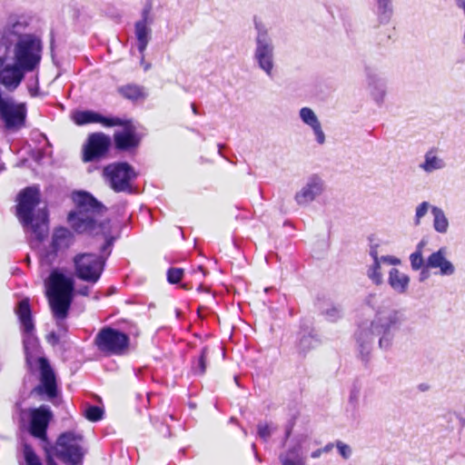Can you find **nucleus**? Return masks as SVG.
<instances>
[{"mask_svg":"<svg viewBox=\"0 0 465 465\" xmlns=\"http://www.w3.org/2000/svg\"><path fill=\"white\" fill-rule=\"evenodd\" d=\"M75 210L69 213L67 220L71 227L78 233L91 235L103 234L105 238L101 252L107 255L93 252L76 254L74 259V274L84 282L96 283L104 270L107 256L111 253L114 237L109 236V221H99L107 208L90 193L75 192L73 194Z\"/></svg>","mask_w":465,"mask_h":465,"instance_id":"1","label":"nucleus"},{"mask_svg":"<svg viewBox=\"0 0 465 465\" xmlns=\"http://www.w3.org/2000/svg\"><path fill=\"white\" fill-rule=\"evenodd\" d=\"M28 22L24 16L11 15L5 27L0 31V64L13 54V59L18 66L27 72L38 68L43 45L41 39L27 33Z\"/></svg>","mask_w":465,"mask_h":465,"instance_id":"2","label":"nucleus"},{"mask_svg":"<svg viewBox=\"0 0 465 465\" xmlns=\"http://www.w3.org/2000/svg\"><path fill=\"white\" fill-rule=\"evenodd\" d=\"M406 321L407 317L402 310L385 304L379 306L372 321L369 324H361L355 333L362 361H368L375 339H378L381 350L388 351L392 346L397 331Z\"/></svg>","mask_w":465,"mask_h":465,"instance_id":"3","label":"nucleus"},{"mask_svg":"<svg viewBox=\"0 0 465 465\" xmlns=\"http://www.w3.org/2000/svg\"><path fill=\"white\" fill-rule=\"evenodd\" d=\"M16 216L25 231H31L35 239L42 242L48 233V213L43 208L35 209L40 203L37 187L29 186L17 196Z\"/></svg>","mask_w":465,"mask_h":465,"instance_id":"4","label":"nucleus"},{"mask_svg":"<svg viewBox=\"0 0 465 465\" xmlns=\"http://www.w3.org/2000/svg\"><path fill=\"white\" fill-rule=\"evenodd\" d=\"M45 294L57 325L67 318L74 299V282L59 270L51 272L45 282Z\"/></svg>","mask_w":465,"mask_h":465,"instance_id":"5","label":"nucleus"},{"mask_svg":"<svg viewBox=\"0 0 465 465\" xmlns=\"http://www.w3.org/2000/svg\"><path fill=\"white\" fill-rule=\"evenodd\" d=\"M254 38L253 61L268 77L272 78L275 67L274 44L267 26L257 19H254Z\"/></svg>","mask_w":465,"mask_h":465,"instance_id":"6","label":"nucleus"},{"mask_svg":"<svg viewBox=\"0 0 465 465\" xmlns=\"http://www.w3.org/2000/svg\"><path fill=\"white\" fill-rule=\"evenodd\" d=\"M83 436L74 431L62 433L56 440L55 455L66 465H79L84 457Z\"/></svg>","mask_w":465,"mask_h":465,"instance_id":"7","label":"nucleus"},{"mask_svg":"<svg viewBox=\"0 0 465 465\" xmlns=\"http://www.w3.org/2000/svg\"><path fill=\"white\" fill-rule=\"evenodd\" d=\"M94 344L105 355H123L129 348L130 338L126 333L107 326L98 331Z\"/></svg>","mask_w":465,"mask_h":465,"instance_id":"8","label":"nucleus"},{"mask_svg":"<svg viewBox=\"0 0 465 465\" xmlns=\"http://www.w3.org/2000/svg\"><path fill=\"white\" fill-rule=\"evenodd\" d=\"M104 175L111 188L116 192H130V182L136 178L134 168L126 162L114 163L104 168Z\"/></svg>","mask_w":465,"mask_h":465,"instance_id":"9","label":"nucleus"},{"mask_svg":"<svg viewBox=\"0 0 465 465\" xmlns=\"http://www.w3.org/2000/svg\"><path fill=\"white\" fill-rule=\"evenodd\" d=\"M40 371V383L32 391V393L46 395L48 399L57 396L56 377L49 361L45 357L38 359Z\"/></svg>","mask_w":465,"mask_h":465,"instance_id":"10","label":"nucleus"},{"mask_svg":"<svg viewBox=\"0 0 465 465\" xmlns=\"http://www.w3.org/2000/svg\"><path fill=\"white\" fill-rule=\"evenodd\" d=\"M74 240V235L70 230L61 227L54 231L52 242L48 249L44 250L40 254L43 263L50 265L54 262L60 250L68 248Z\"/></svg>","mask_w":465,"mask_h":465,"instance_id":"11","label":"nucleus"},{"mask_svg":"<svg viewBox=\"0 0 465 465\" xmlns=\"http://www.w3.org/2000/svg\"><path fill=\"white\" fill-rule=\"evenodd\" d=\"M325 191V183L318 174H312L295 193L294 200L300 206H306L321 196Z\"/></svg>","mask_w":465,"mask_h":465,"instance_id":"12","label":"nucleus"},{"mask_svg":"<svg viewBox=\"0 0 465 465\" xmlns=\"http://www.w3.org/2000/svg\"><path fill=\"white\" fill-rule=\"evenodd\" d=\"M111 145V138L104 133H94L88 136L84 146V162H93L104 156Z\"/></svg>","mask_w":465,"mask_h":465,"instance_id":"13","label":"nucleus"},{"mask_svg":"<svg viewBox=\"0 0 465 465\" xmlns=\"http://www.w3.org/2000/svg\"><path fill=\"white\" fill-rule=\"evenodd\" d=\"M53 418L50 408L42 405L39 408L33 409L30 411V433L40 440H46L48 424Z\"/></svg>","mask_w":465,"mask_h":465,"instance_id":"14","label":"nucleus"},{"mask_svg":"<svg viewBox=\"0 0 465 465\" xmlns=\"http://www.w3.org/2000/svg\"><path fill=\"white\" fill-rule=\"evenodd\" d=\"M367 87L373 101L379 106L384 102L387 94V81L371 66H365Z\"/></svg>","mask_w":465,"mask_h":465,"instance_id":"15","label":"nucleus"},{"mask_svg":"<svg viewBox=\"0 0 465 465\" xmlns=\"http://www.w3.org/2000/svg\"><path fill=\"white\" fill-rule=\"evenodd\" d=\"M73 120L77 125H84L93 123L102 124L104 126L112 127L114 125H124V122L119 117H107L101 114L91 111H77L73 115Z\"/></svg>","mask_w":465,"mask_h":465,"instance_id":"16","label":"nucleus"},{"mask_svg":"<svg viewBox=\"0 0 465 465\" xmlns=\"http://www.w3.org/2000/svg\"><path fill=\"white\" fill-rule=\"evenodd\" d=\"M0 65V84H3L9 91L15 90L25 78V74L28 73L15 62L13 64L4 65L3 63Z\"/></svg>","mask_w":465,"mask_h":465,"instance_id":"17","label":"nucleus"},{"mask_svg":"<svg viewBox=\"0 0 465 465\" xmlns=\"http://www.w3.org/2000/svg\"><path fill=\"white\" fill-rule=\"evenodd\" d=\"M447 250L445 247L440 248L432 252L426 260V269H440V275L450 276L455 272L453 263L446 258Z\"/></svg>","mask_w":465,"mask_h":465,"instance_id":"18","label":"nucleus"},{"mask_svg":"<svg viewBox=\"0 0 465 465\" xmlns=\"http://www.w3.org/2000/svg\"><path fill=\"white\" fill-rule=\"evenodd\" d=\"M124 129L123 131L115 132L114 134V140L115 147L118 150L127 151L138 146L140 139L135 134L134 128L131 125L129 121L124 120Z\"/></svg>","mask_w":465,"mask_h":465,"instance_id":"19","label":"nucleus"},{"mask_svg":"<svg viewBox=\"0 0 465 465\" xmlns=\"http://www.w3.org/2000/svg\"><path fill=\"white\" fill-rule=\"evenodd\" d=\"M299 116L304 124L311 127L313 134L315 135L316 142L319 144H323L326 140L325 134L322 131L321 122L313 110L310 107H302L300 109Z\"/></svg>","mask_w":465,"mask_h":465,"instance_id":"20","label":"nucleus"},{"mask_svg":"<svg viewBox=\"0 0 465 465\" xmlns=\"http://www.w3.org/2000/svg\"><path fill=\"white\" fill-rule=\"evenodd\" d=\"M134 34L137 40V48L142 54L141 63L144 62V51L152 37L151 24L136 22L134 24Z\"/></svg>","mask_w":465,"mask_h":465,"instance_id":"21","label":"nucleus"},{"mask_svg":"<svg viewBox=\"0 0 465 465\" xmlns=\"http://www.w3.org/2000/svg\"><path fill=\"white\" fill-rule=\"evenodd\" d=\"M282 465H306V457L301 443L290 447L279 455Z\"/></svg>","mask_w":465,"mask_h":465,"instance_id":"22","label":"nucleus"},{"mask_svg":"<svg viewBox=\"0 0 465 465\" xmlns=\"http://www.w3.org/2000/svg\"><path fill=\"white\" fill-rule=\"evenodd\" d=\"M16 314L20 321L25 333L30 335L35 330V324L32 318V312L28 300L19 302L16 308Z\"/></svg>","mask_w":465,"mask_h":465,"instance_id":"23","label":"nucleus"},{"mask_svg":"<svg viewBox=\"0 0 465 465\" xmlns=\"http://www.w3.org/2000/svg\"><path fill=\"white\" fill-rule=\"evenodd\" d=\"M388 282L396 292L404 293L408 290L410 277L398 269L392 268L389 272Z\"/></svg>","mask_w":465,"mask_h":465,"instance_id":"24","label":"nucleus"},{"mask_svg":"<svg viewBox=\"0 0 465 465\" xmlns=\"http://www.w3.org/2000/svg\"><path fill=\"white\" fill-rule=\"evenodd\" d=\"M378 21L381 25L388 24L393 15V0H375Z\"/></svg>","mask_w":465,"mask_h":465,"instance_id":"25","label":"nucleus"},{"mask_svg":"<svg viewBox=\"0 0 465 465\" xmlns=\"http://www.w3.org/2000/svg\"><path fill=\"white\" fill-rule=\"evenodd\" d=\"M431 214L433 216V229L439 233H447L450 223L444 211L438 206H432Z\"/></svg>","mask_w":465,"mask_h":465,"instance_id":"26","label":"nucleus"},{"mask_svg":"<svg viewBox=\"0 0 465 465\" xmlns=\"http://www.w3.org/2000/svg\"><path fill=\"white\" fill-rule=\"evenodd\" d=\"M445 166L446 163L443 159L437 156L431 151L426 153L424 162L420 164V168L428 173L443 169Z\"/></svg>","mask_w":465,"mask_h":465,"instance_id":"27","label":"nucleus"},{"mask_svg":"<svg viewBox=\"0 0 465 465\" xmlns=\"http://www.w3.org/2000/svg\"><path fill=\"white\" fill-rule=\"evenodd\" d=\"M118 92L122 96L132 101L144 99L147 96L144 87L134 84L118 87Z\"/></svg>","mask_w":465,"mask_h":465,"instance_id":"28","label":"nucleus"},{"mask_svg":"<svg viewBox=\"0 0 465 465\" xmlns=\"http://www.w3.org/2000/svg\"><path fill=\"white\" fill-rule=\"evenodd\" d=\"M24 458L26 465H43L38 456L35 452L34 449L29 444H24L23 447ZM46 465H58L54 458L50 455H46Z\"/></svg>","mask_w":465,"mask_h":465,"instance_id":"29","label":"nucleus"},{"mask_svg":"<svg viewBox=\"0 0 465 465\" xmlns=\"http://www.w3.org/2000/svg\"><path fill=\"white\" fill-rule=\"evenodd\" d=\"M319 343V341L312 332H304L301 335L298 343L299 354L305 356L312 349L315 348Z\"/></svg>","mask_w":465,"mask_h":465,"instance_id":"30","label":"nucleus"},{"mask_svg":"<svg viewBox=\"0 0 465 465\" xmlns=\"http://www.w3.org/2000/svg\"><path fill=\"white\" fill-rule=\"evenodd\" d=\"M322 314L329 322H336L342 316V309L340 305L330 304L321 310Z\"/></svg>","mask_w":465,"mask_h":465,"instance_id":"31","label":"nucleus"},{"mask_svg":"<svg viewBox=\"0 0 465 465\" xmlns=\"http://www.w3.org/2000/svg\"><path fill=\"white\" fill-rule=\"evenodd\" d=\"M209 355L208 347L203 348L201 354L195 365L193 366V371L195 374L203 375L206 371V362Z\"/></svg>","mask_w":465,"mask_h":465,"instance_id":"32","label":"nucleus"},{"mask_svg":"<svg viewBox=\"0 0 465 465\" xmlns=\"http://www.w3.org/2000/svg\"><path fill=\"white\" fill-rule=\"evenodd\" d=\"M381 262L382 261L373 262V263L369 267L367 272L368 277L372 281V282H374L377 285L382 282V273L381 272Z\"/></svg>","mask_w":465,"mask_h":465,"instance_id":"33","label":"nucleus"},{"mask_svg":"<svg viewBox=\"0 0 465 465\" xmlns=\"http://www.w3.org/2000/svg\"><path fill=\"white\" fill-rule=\"evenodd\" d=\"M431 205L429 202H422L417 205L415 209L414 224L416 226L420 224L421 219L428 213L429 210L431 211Z\"/></svg>","mask_w":465,"mask_h":465,"instance_id":"34","label":"nucleus"},{"mask_svg":"<svg viewBox=\"0 0 465 465\" xmlns=\"http://www.w3.org/2000/svg\"><path fill=\"white\" fill-rule=\"evenodd\" d=\"M104 411L98 406H89L84 411L85 418L90 421H98L102 420Z\"/></svg>","mask_w":465,"mask_h":465,"instance_id":"35","label":"nucleus"},{"mask_svg":"<svg viewBox=\"0 0 465 465\" xmlns=\"http://www.w3.org/2000/svg\"><path fill=\"white\" fill-rule=\"evenodd\" d=\"M411 266L413 271H419L425 267L426 262L420 252H414L410 256Z\"/></svg>","mask_w":465,"mask_h":465,"instance_id":"36","label":"nucleus"},{"mask_svg":"<svg viewBox=\"0 0 465 465\" xmlns=\"http://www.w3.org/2000/svg\"><path fill=\"white\" fill-rule=\"evenodd\" d=\"M183 275V270L180 268H170L167 272V281L172 283L175 284L178 283Z\"/></svg>","mask_w":465,"mask_h":465,"instance_id":"37","label":"nucleus"},{"mask_svg":"<svg viewBox=\"0 0 465 465\" xmlns=\"http://www.w3.org/2000/svg\"><path fill=\"white\" fill-rule=\"evenodd\" d=\"M152 9H153L152 3H150V2L146 3L144 7L142 10V14H141L142 18L140 20H138V22H143V23L152 25L153 23V18L151 15Z\"/></svg>","mask_w":465,"mask_h":465,"instance_id":"38","label":"nucleus"},{"mask_svg":"<svg viewBox=\"0 0 465 465\" xmlns=\"http://www.w3.org/2000/svg\"><path fill=\"white\" fill-rule=\"evenodd\" d=\"M272 432V430L268 424L259 423L257 425V433L262 440L267 441L270 439Z\"/></svg>","mask_w":465,"mask_h":465,"instance_id":"39","label":"nucleus"},{"mask_svg":"<svg viewBox=\"0 0 465 465\" xmlns=\"http://www.w3.org/2000/svg\"><path fill=\"white\" fill-rule=\"evenodd\" d=\"M336 447L339 450V453L344 458L345 460L349 459L351 455V449L349 445L343 443L342 441L338 440L336 442Z\"/></svg>","mask_w":465,"mask_h":465,"instance_id":"40","label":"nucleus"},{"mask_svg":"<svg viewBox=\"0 0 465 465\" xmlns=\"http://www.w3.org/2000/svg\"><path fill=\"white\" fill-rule=\"evenodd\" d=\"M379 299L380 297L377 294L371 293L366 297L365 302L370 307L375 308L378 304Z\"/></svg>","mask_w":465,"mask_h":465,"instance_id":"41","label":"nucleus"},{"mask_svg":"<svg viewBox=\"0 0 465 465\" xmlns=\"http://www.w3.org/2000/svg\"><path fill=\"white\" fill-rule=\"evenodd\" d=\"M381 260L383 262H388L391 265H397L401 263V260L393 256H381Z\"/></svg>","mask_w":465,"mask_h":465,"instance_id":"42","label":"nucleus"},{"mask_svg":"<svg viewBox=\"0 0 465 465\" xmlns=\"http://www.w3.org/2000/svg\"><path fill=\"white\" fill-rule=\"evenodd\" d=\"M359 400V391L357 389H354L351 391L349 401L350 403L357 404Z\"/></svg>","mask_w":465,"mask_h":465,"instance_id":"43","label":"nucleus"},{"mask_svg":"<svg viewBox=\"0 0 465 465\" xmlns=\"http://www.w3.org/2000/svg\"><path fill=\"white\" fill-rule=\"evenodd\" d=\"M47 341L52 345H55L59 342V337L55 332L53 331L47 335Z\"/></svg>","mask_w":465,"mask_h":465,"instance_id":"44","label":"nucleus"},{"mask_svg":"<svg viewBox=\"0 0 465 465\" xmlns=\"http://www.w3.org/2000/svg\"><path fill=\"white\" fill-rule=\"evenodd\" d=\"M370 255L371 256V258L373 259V262H379V261H381V257L378 256V251H377V247L376 246H372L371 247V250H370Z\"/></svg>","mask_w":465,"mask_h":465,"instance_id":"45","label":"nucleus"},{"mask_svg":"<svg viewBox=\"0 0 465 465\" xmlns=\"http://www.w3.org/2000/svg\"><path fill=\"white\" fill-rule=\"evenodd\" d=\"M427 245V241L422 239L416 246L415 252H420L422 254V249Z\"/></svg>","mask_w":465,"mask_h":465,"instance_id":"46","label":"nucleus"},{"mask_svg":"<svg viewBox=\"0 0 465 465\" xmlns=\"http://www.w3.org/2000/svg\"><path fill=\"white\" fill-rule=\"evenodd\" d=\"M77 292L80 295L87 296L89 294V287L88 286H83V287L78 289Z\"/></svg>","mask_w":465,"mask_h":465,"instance_id":"47","label":"nucleus"},{"mask_svg":"<svg viewBox=\"0 0 465 465\" xmlns=\"http://www.w3.org/2000/svg\"><path fill=\"white\" fill-rule=\"evenodd\" d=\"M421 269H422V271H421L420 275V281H424L429 276V272H428L429 269H426V267H423Z\"/></svg>","mask_w":465,"mask_h":465,"instance_id":"48","label":"nucleus"},{"mask_svg":"<svg viewBox=\"0 0 465 465\" xmlns=\"http://www.w3.org/2000/svg\"><path fill=\"white\" fill-rule=\"evenodd\" d=\"M322 452H323V451H322V449H318V450H316L312 451V454H311V456H312V458H313V459H317V458H319V457L322 455Z\"/></svg>","mask_w":465,"mask_h":465,"instance_id":"49","label":"nucleus"},{"mask_svg":"<svg viewBox=\"0 0 465 465\" xmlns=\"http://www.w3.org/2000/svg\"><path fill=\"white\" fill-rule=\"evenodd\" d=\"M292 424L286 428V430H285V440H287L290 437V435L292 433Z\"/></svg>","mask_w":465,"mask_h":465,"instance_id":"50","label":"nucleus"},{"mask_svg":"<svg viewBox=\"0 0 465 465\" xmlns=\"http://www.w3.org/2000/svg\"><path fill=\"white\" fill-rule=\"evenodd\" d=\"M332 449V444L331 443H329L327 444L322 450L323 452H328L330 451Z\"/></svg>","mask_w":465,"mask_h":465,"instance_id":"51","label":"nucleus"},{"mask_svg":"<svg viewBox=\"0 0 465 465\" xmlns=\"http://www.w3.org/2000/svg\"><path fill=\"white\" fill-rule=\"evenodd\" d=\"M151 68V64H144L143 69L144 71H147Z\"/></svg>","mask_w":465,"mask_h":465,"instance_id":"52","label":"nucleus"},{"mask_svg":"<svg viewBox=\"0 0 465 465\" xmlns=\"http://www.w3.org/2000/svg\"><path fill=\"white\" fill-rule=\"evenodd\" d=\"M420 389L421 391H425V390L427 389V385L421 384V385L420 386Z\"/></svg>","mask_w":465,"mask_h":465,"instance_id":"53","label":"nucleus"},{"mask_svg":"<svg viewBox=\"0 0 465 465\" xmlns=\"http://www.w3.org/2000/svg\"><path fill=\"white\" fill-rule=\"evenodd\" d=\"M192 108H193V112L196 114H197V109H196L195 105L192 104Z\"/></svg>","mask_w":465,"mask_h":465,"instance_id":"54","label":"nucleus"},{"mask_svg":"<svg viewBox=\"0 0 465 465\" xmlns=\"http://www.w3.org/2000/svg\"><path fill=\"white\" fill-rule=\"evenodd\" d=\"M218 147H219V153L222 155V148H223V145L222 144H218Z\"/></svg>","mask_w":465,"mask_h":465,"instance_id":"55","label":"nucleus"},{"mask_svg":"<svg viewBox=\"0 0 465 465\" xmlns=\"http://www.w3.org/2000/svg\"><path fill=\"white\" fill-rule=\"evenodd\" d=\"M198 290L202 291V290H203V287L202 285H199Z\"/></svg>","mask_w":465,"mask_h":465,"instance_id":"56","label":"nucleus"},{"mask_svg":"<svg viewBox=\"0 0 465 465\" xmlns=\"http://www.w3.org/2000/svg\"><path fill=\"white\" fill-rule=\"evenodd\" d=\"M198 269H199L200 271H203V270L202 266H199V267H198Z\"/></svg>","mask_w":465,"mask_h":465,"instance_id":"57","label":"nucleus"}]
</instances>
